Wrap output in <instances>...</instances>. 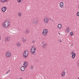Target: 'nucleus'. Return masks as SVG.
<instances>
[{
    "instance_id": "f257e3e1",
    "label": "nucleus",
    "mask_w": 79,
    "mask_h": 79,
    "mask_svg": "<svg viewBox=\"0 0 79 79\" xmlns=\"http://www.w3.org/2000/svg\"><path fill=\"white\" fill-rule=\"evenodd\" d=\"M10 22H9L6 21L3 23L2 24V27L5 28H8V27H10Z\"/></svg>"
},
{
    "instance_id": "f03ea898",
    "label": "nucleus",
    "mask_w": 79,
    "mask_h": 79,
    "mask_svg": "<svg viewBox=\"0 0 79 79\" xmlns=\"http://www.w3.org/2000/svg\"><path fill=\"white\" fill-rule=\"evenodd\" d=\"M30 52L32 55H34L35 52V48L34 47H33L31 48Z\"/></svg>"
},
{
    "instance_id": "7ed1b4c3",
    "label": "nucleus",
    "mask_w": 79,
    "mask_h": 79,
    "mask_svg": "<svg viewBox=\"0 0 79 79\" xmlns=\"http://www.w3.org/2000/svg\"><path fill=\"white\" fill-rule=\"evenodd\" d=\"M11 56V53L8 51L6 52V56L7 58H10Z\"/></svg>"
},
{
    "instance_id": "20e7f679",
    "label": "nucleus",
    "mask_w": 79,
    "mask_h": 79,
    "mask_svg": "<svg viewBox=\"0 0 79 79\" xmlns=\"http://www.w3.org/2000/svg\"><path fill=\"white\" fill-rule=\"evenodd\" d=\"M28 52L26 51H25L24 52L23 54V56L24 58H27V56H28Z\"/></svg>"
},
{
    "instance_id": "39448f33",
    "label": "nucleus",
    "mask_w": 79,
    "mask_h": 79,
    "mask_svg": "<svg viewBox=\"0 0 79 79\" xmlns=\"http://www.w3.org/2000/svg\"><path fill=\"white\" fill-rule=\"evenodd\" d=\"M37 23H38V21H37V19H35L34 20H32V23L33 24L36 25Z\"/></svg>"
},
{
    "instance_id": "423d86ee",
    "label": "nucleus",
    "mask_w": 79,
    "mask_h": 79,
    "mask_svg": "<svg viewBox=\"0 0 79 79\" xmlns=\"http://www.w3.org/2000/svg\"><path fill=\"white\" fill-rule=\"evenodd\" d=\"M48 32V31L47 29H44L43 30L42 34L43 35H47V33Z\"/></svg>"
},
{
    "instance_id": "0eeeda50",
    "label": "nucleus",
    "mask_w": 79,
    "mask_h": 79,
    "mask_svg": "<svg viewBox=\"0 0 79 79\" xmlns=\"http://www.w3.org/2000/svg\"><path fill=\"white\" fill-rule=\"evenodd\" d=\"M71 55H72V58L74 59V58H75V56H76V53H75L73 51H72L71 53Z\"/></svg>"
},
{
    "instance_id": "6e6552de",
    "label": "nucleus",
    "mask_w": 79,
    "mask_h": 79,
    "mask_svg": "<svg viewBox=\"0 0 79 79\" xmlns=\"http://www.w3.org/2000/svg\"><path fill=\"white\" fill-rule=\"evenodd\" d=\"M44 21L45 23H48V18L47 17L45 18L44 19Z\"/></svg>"
},
{
    "instance_id": "1a4fd4ad",
    "label": "nucleus",
    "mask_w": 79,
    "mask_h": 79,
    "mask_svg": "<svg viewBox=\"0 0 79 79\" xmlns=\"http://www.w3.org/2000/svg\"><path fill=\"white\" fill-rule=\"evenodd\" d=\"M6 10V7H3L2 8V11L3 12H5Z\"/></svg>"
},
{
    "instance_id": "9d476101",
    "label": "nucleus",
    "mask_w": 79,
    "mask_h": 79,
    "mask_svg": "<svg viewBox=\"0 0 79 79\" xmlns=\"http://www.w3.org/2000/svg\"><path fill=\"white\" fill-rule=\"evenodd\" d=\"M57 27L58 29H61V27H62V25L60 24H59L58 25Z\"/></svg>"
},
{
    "instance_id": "9b49d317",
    "label": "nucleus",
    "mask_w": 79,
    "mask_h": 79,
    "mask_svg": "<svg viewBox=\"0 0 79 79\" xmlns=\"http://www.w3.org/2000/svg\"><path fill=\"white\" fill-rule=\"evenodd\" d=\"M47 44L46 43H45L44 44H43L42 46V47L44 48H45L46 47H47Z\"/></svg>"
},
{
    "instance_id": "f8f14e48",
    "label": "nucleus",
    "mask_w": 79,
    "mask_h": 79,
    "mask_svg": "<svg viewBox=\"0 0 79 79\" xmlns=\"http://www.w3.org/2000/svg\"><path fill=\"white\" fill-rule=\"evenodd\" d=\"M63 2H61L60 4V8H63Z\"/></svg>"
},
{
    "instance_id": "ddd939ff",
    "label": "nucleus",
    "mask_w": 79,
    "mask_h": 79,
    "mask_svg": "<svg viewBox=\"0 0 79 79\" xmlns=\"http://www.w3.org/2000/svg\"><path fill=\"white\" fill-rule=\"evenodd\" d=\"M5 40H6V41H10V37H7L5 38Z\"/></svg>"
},
{
    "instance_id": "4468645a",
    "label": "nucleus",
    "mask_w": 79,
    "mask_h": 79,
    "mask_svg": "<svg viewBox=\"0 0 79 79\" xmlns=\"http://www.w3.org/2000/svg\"><path fill=\"white\" fill-rule=\"evenodd\" d=\"M23 64V66L25 67V68H26V67H27V62H25Z\"/></svg>"
},
{
    "instance_id": "2eb2a0df",
    "label": "nucleus",
    "mask_w": 79,
    "mask_h": 79,
    "mask_svg": "<svg viewBox=\"0 0 79 79\" xmlns=\"http://www.w3.org/2000/svg\"><path fill=\"white\" fill-rule=\"evenodd\" d=\"M66 74V73L65 72V71H63L62 72V77H64V76H65V74Z\"/></svg>"
},
{
    "instance_id": "dca6fc26",
    "label": "nucleus",
    "mask_w": 79,
    "mask_h": 79,
    "mask_svg": "<svg viewBox=\"0 0 79 79\" xmlns=\"http://www.w3.org/2000/svg\"><path fill=\"white\" fill-rule=\"evenodd\" d=\"M24 66H22V67H21L20 69L21 71H24V70H25V68H24Z\"/></svg>"
},
{
    "instance_id": "f3484780",
    "label": "nucleus",
    "mask_w": 79,
    "mask_h": 79,
    "mask_svg": "<svg viewBox=\"0 0 79 79\" xmlns=\"http://www.w3.org/2000/svg\"><path fill=\"white\" fill-rule=\"evenodd\" d=\"M66 32H69V28L68 27L66 30Z\"/></svg>"
},
{
    "instance_id": "a211bd4d",
    "label": "nucleus",
    "mask_w": 79,
    "mask_h": 79,
    "mask_svg": "<svg viewBox=\"0 0 79 79\" xmlns=\"http://www.w3.org/2000/svg\"><path fill=\"white\" fill-rule=\"evenodd\" d=\"M22 42H25L26 41V39L24 38H22Z\"/></svg>"
},
{
    "instance_id": "6ab92c4d",
    "label": "nucleus",
    "mask_w": 79,
    "mask_h": 79,
    "mask_svg": "<svg viewBox=\"0 0 79 79\" xmlns=\"http://www.w3.org/2000/svg\"><path fill=\"white\" fill-rule=\"evenodd\" d=\"M25 33H26L27 34H28L29 32V30H28V29H27L25 31Z\"/></svg>"
},
{
    "instance_id": "aec40b11",
    "label": "nucleus",
    "mask_w": 79,
    "mask_h": 79,
    "mask_svg": "<svg viewBox=\"0 0 79 79\" xmlns=\"http://www.w3.org/2000/svg\"><path fill=\"white\" fill-rule=\"evenodd\" d=\"M22 15V14L21 13V12H19L18 13V16H19V17H20V16H21Z\"/></svg>"
},
{
    "instance_id": "412c9836",
    "label": "nucleus",
    "mask_w": 79,
    "mask_h": 79,
    "mask_svg": "<svg viewBox=\"0 0 79 79\" xmlns=\"http://www.w3.org/2000/svg\"><path fill=\"white\" fill-rule=\"evenodd\" d=\"M1 1H2L3 2H6L7 1V0H1Z\"/></svg>"
},
{
    "instance_id": "4be33fe9",
    "label": "nucleus",
    "mask_w": 79,
    "mask_h": 79,
    "mask_svg": "<svg viewBox=\"0 0 79 79\" xmlns=\"http://www.w3.org/2000/svg\"><path fill=\"white\" fill-rule=\"evenodd\" d=\"M70 35L71 36H72L73 35V32H71L70 33Z\"/></svg>"
},
{
    "instance_id": "5701e85b",
    "label": "nucleus",
    "mask_w": 79,
    "mask_h": 79,
    "mask_svg": "<svg viewBox=\"0 0 79 79\" xmlns=\"http://www.w3.org/2000/svg\"><path fill=\"white\" fill-rule=\"evenodd\" d=\"M16 45H17V46H18V47H20V44H19L18 43H17L16 44Z\"/></svg>"
},
{
    "instance_id": "b1692460",
    "label": "nucleus",
    "mask_w": 79,
    "mask_h": 79,
    "mask_svg": "<svg viewBox=\"0 0 79 79\" xmlns=\"http://www.w3.org/2000/svg\"><path fill=\"white\" fill-rule=\"evenodd\" d=\"M77 16H79V12H77Z\"/></svg>"
},
{
    "instance_id": "393cba45",
    "label": "nucleus",
    "mask_w": 79,
    "mask_h": 79,
    "mask_svg": "<svg viewBox=\"0 0 79 79\" xmlns=\"http://www.w3.org/2000/svg\"><path fill=\"white\" fill-rule=\"evenodd\" d=\"M31 69H33V66L31 65Z\"/></svg>"
},
{
    "instance_id": "a878e982",
    "label": "nucleus",
    "mask_w": 79,
    "mask_h": 79,
    "mask_svg": "<svg viewBox=\"0 0 79 79\" xmlns=\"http://www.w3.org/2000/svg\"><path fill=\"white\" fill-rule=\"evenodd\" d=\"M44 44V41H42V42L41 44L43 45V44Z\"/></svg>"
},
{
    "instance_id": "bb28decb",
    "label": "nucleus",
    "mask_w": 79,
    "mask_h": 79,
    "mask_svg": "<svg viewBox=\"0 0 79 79\" xmlns=\"http://www.w3.org/2000/svg\"><path fill=\"white\" fill-rule=\"evenodd\" d=\"M17 1L18 2H21V0H17Z\"/></svg>"
},
{
    "instance_id": "cd10ccee",
    "label": "nucleus",
    "mask_w": 79,
    "mask_h": 79,
    "mask_svg": "<svg viewBox=\"0 0 79 79\" xmlns=\"http://www.w3.org/2000/svg\"><path fill=\"white\" fill-rule=\"evenodd\" d=\"M32 43H33V44H34L35 43V41L33 40L32 42Z\"/></svg>"
},
{
    "instance_id": "c85d7f7f",
    "label": "nucleus",
    "mask_w": 79,
    "mask_h": 79,
    "mask_svg": "<svg viewBox=\"0 0 79 79\" xmlns=\"http://www.w3.org/2000/svg\"><path fill=\"white\" fill-rule=\"evenodd\" d=\"M77 66L79 67V62L77 63Z\"/></svg>"
},
{
    "instance_id": "c756f323",
    "label": "nucleus",
    "mask_w": 79,
    "mask_h": 79,
    "mask_svg": "<svg viewBox=\"0 0 79 79\" xmlns=\"http://www.w3.org/2000/svg\"><path fill=\"white\" fill-rule=\"evenodd\" d=\"M10 70H9V71L6 73V74H8V73H9V72H10Z\"/></svg>"
},
{
    "instance_id": "7c9ffc66",
    "label": "nucleus",
    "mask_w": 79,
    "mask_h": 79,
    "mask_svg": "<svg viewBox=\"0 0 79 79\" xmlns=\"http://www.w3.org/2000/svg\"><path fill=\"white\" fill-rule=\"evenodd\" d=\"M71 46H73L74 45V44H73L72 43L71 44Z\"/></svg>"
},
{
    "instance_id": "2f4dec72",
    "label": "nucleus",
    "mask_w": 79,
    "mask_h": 79,
    "mask_svg": "<svg viewBox=\"0 0 79 79\" xmlns=\"http://www.w3.org/2000/svg\"><path fill=\"white\" fill-rule=\"evenodd\" d=\"M78 8H79V4L78 5Z\"/></svg>"
},
{
    "instance_id": "473e14b6",
    "label": "nucleus",
    "mask_w": 79,
    "mask_h": 79,
    "mask_svg": "<svg viewBox=\"0 0 79 79\" xmlns=\"http://www.w3.org/2000/svg\"><path fill=\"white\" fill-rule=\"evenodd\" d=\"M60 42H61V40H60Z\"/></svg>"
},
{
    "instance_id": "72a5a7b5",
    "label": "nucleus",
    "mask_w": 79,
    "mask_h": 79,
    "mask_svg": "<svg viewBox=\"0 0 79 79\" xmlns=\"http://www.w3.org/2000/svg\"><path fill=\"white\" fill-rule=\"evenodd\" d=\"M58 34H59V35H60V33H58Z\"/></svg>"
},
{
    "instance_id": "f704fd0d",
    "label": "nucleus",
    "mask_w": 79,
    "mask_h": 79,
    "mask_svg": "<svg viewBox=\"0 0 79 79\" xmlns=\"http://www.w3.org/2000/svg\"><path fill=\"white\" fill-rule=\"evenodd\" d=\"M79 60H78V62H79Z\"/></svg>"
},
{
    "instance_id": "c9c22d12",
    "label": "nucleus",
    "mask_w": 79,
    "mask_h": 79,
    "mask_svg": "<svg viewBox=\"0 0 79 79\" xmlns=\"http://www.w3.org/2000/svg\"><path fill=\"white\" fill-rule=\"evenodd\" d=\"M52 21H53V20H52Z\"/></svg>"
}]
</instances>
